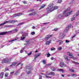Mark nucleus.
Masks as SVG:
<instances>
[{
  "instance_id": "51",
  "label": "nucleus",
  "mask_w": 79,
  "mask_h": 79,
  "mask_svg": "<svg viewBox=\"0 0 79 79\" xmlns=\"http://www.w3.org/2000/svg\"><path fill=\"white\" fill-rule=\"evenodd\" d=\"M23 23H19V24L18 25V26L19 25H22V24H23Z\"/></svg>"
},
{
  "instance_id": "60",
  "label": "nucleus",
  "mask_w": 79,
  "mask_h": 79,
  "mask_svg": "<svg viewBox=\"0 0 79 79\" xmlns=\"http://www.w3.org/2000/svg\"><path fill=\"white\" fill-rule=\"evenodd\" d=\"M61 76H62V77H64V75H62Z\"/></svg>"
},
{
  "instance_id": "49",
  "label": "nucleus",
  "mask_w": 79,
  "mask_h": 79,
  "mask_svg": "<svg viewBox=\"0 0 79 79\" xmlns=\"http://www.w3.org/2000/svg\"><path fill=\"white\" fill-rule=\"evenodd\" d=\"M23 2V3H24V4H26L27 3V2H26V1Z\"/></svg>"
},
{
  "instance_id": "11",
  "label": "nucleus",
  "mask_w": 79,
  "mask_h": 79,
  "mask_svg": "<svg viewBox=\"0 0 79 79\" xmlns=\"http://www.w3.org/2000/svg\"><path fill=\"white\" fill-rule=\"evenodd\" d=\"M18 39H19V37H16L15 38V39L9 41V42H13V41H15V40H18Z\"/></svg>"
},
{
  "instance_id": "18",
  "label": "nucleus",
  "mask_w": 79,
  "mask_h": 79,
  "mask_svg": "<svg viewBox=\"0 0 79 79\" xmlns=\"http://www.w3.org/2000/svg\"><path fill=\"white\" fill-rule=\"evenodd\" d=\"M51 40H49V41H47L46 43V44L47 45H49V44H50L51 43Z\"/></svg>"
},
{
  "instance_id": "39",
  "label": "nucleus",
  "mask_w": 79,
  "mask_h": 79,
  "mask_svg": "<svg viewBox=\"0 0 79 79\" xmlns=\"http://www.w3.org/2000/svg\"><path fill=\"white\" fill-rule=\"evenodd\" d=\"M73 63H74V64H79V63L77 62H75L74 61H73Z\"/></svg>"
},
{
  "instance_id": "36",
  "label": "nucleus",
  "mask_w": 79,
  "mask_h": 79,
  "mask_svg": "<svg viewBox=\"0 0 79 79\" xmlns=\"http://www.w3.org/2000/svg\"><path fill=\"white\" fill-rule=\"evenodd\" d=\"M46 78H52V77L47 76V75H44Z\"/></svg>"
},
{
  "instance_id": "12",
  "label": "nucleus",
  "mask_w": 79,
  "mask_h": 79,
  "mask_svg": "<svg viewBox=\"0 0 79 79\" xmlns=\"http://www.w3.org/2000/svg\"><path fill=\"white\" fill-rule=\"evenodd\" d=\"M52 37V35H48L47 37H45V39L46 41H47L49 39V38H50Z\"/></svg>"
},
{
  "instance_id": "32",
  "label": "nucleus",
  "mask_w": 79,
  "mask_h": 79,
  "mask_svg": "<svg viewBox=\"0 0 79 79\" xmlns=\"http://www.w3.org/2000/svg\"><path fill=\"white\" fill-rule=\"evenodd\" d=\"M62 49V47H61L60 46H59L58 47V50H59V51L61 50Z\"/></svg>"
},
{
  "instance_id": "45",
  "label": "nucleus",
  "mask_w": 79,
  "mask_h": 79,
  "mask_svg": "<svg viewBox=\"0 0 79 79\" xmlns=\"http://www.w3.org/2000/svg\"><path fill=\"white\" fill-rule=\"evenodd\" d=\"M19 64H20V66H23V64H21V63H19V64H18L17 65V66H18V65H19Z\"/></svg>"
},
{
  "instance_id": "19",
  "label": "nucleus",
  "mask_w": 79,
  "mask_h": 79,
  "mask_svg": "<svg viewBox=\"0 0 79 79\" xmlns=\"http://www.w3.org/2000/svg\"><path fill=\"white\" fill-rule=\"evenodd\" d=\"M47 75H55V73L53 72H52L51 73H49L48 74L47 73Z\"/></svg>"
},
{
  "instance_id": "28",
  "label": "nucleus",
  "mask_w": 79,
  "mask_h": 79,
  "mask_svg": "<svg viewBox=\"0 0 79 79\" xmlns=\"http://www.w3.org/2000/svg\"><path fill=\"white\" fill-rule=\"evenodd\" d=\"M58 18H62L63 17V15L61 14L59 15H58Z\"/></svg>"
},
{
  "instance_id": "61",
  "label": "nucleus",
  "mask_w": 79,
  "mask_h": 79,
  "mask_svg": "<svg viewBox=\"0 0 79 79\" xmlns=\"http://www.w3.org/2000/svg\"><path fill=\"white\" fill-rule=\"evenodd\" d=\"M48 66H50V64H47Z\"/></svg>"
},
{
  "instance_id": "25",
  "label": "nucleus",
  "mask_w": 79,
  "mask_h": 79,
  "mask_svg": "<svg viewBox=\"0 0 79 79\" xmlns=\"http://www.w3.org/2000/svg\"><path fill=\"white\" fill-rule=\"evenodd\" d=\"M25 47H24V48H22V49L20 50V52L21 53H22L23 52V50H24V49H25Z\"/></svg>"
},
{
  "instance_id": "17",
  "label": "nucleus",
  "mask_w": 79,
  "mask_h": 79,
  "mask_svg": "<svg viewBox=\"0 0 79 79\" xmlns=\"http://www.w3.org/2000/svg\"><path fill=\"white\" fill-rule=\"evenodd\" d=\"M60 35L61 37H64V36H65V34H63L62 32H60Z\"/></svg>"
},
{
  "instance_id": "37",
  "label": "nucleus",
  "mask_w": 79,
  "mask_h": 79,
  "mask_svg": "<svg viewBox=\"0 0 79 79\" xmlns=\"http://www.w3.org/2000/svg\"><path fill=\"white\" fill-rule=\"evenodd\" d=\"M58 2L59 3H61V2H62V0H58Z\"/></svg>"
},
{
  "instance_id": "10",
  "label": "nucleus",
  "mask_w": 79,
  "mask_h": 79,
  "mask_svg": "<svg viewBox=\"0 0 79 79\" xmlns=\"http://www.w3.org/2000/svg\"><path fill=\"white\" fill-rule=\"evenodd\" d=\"M56 71H59L60 72H62L63 73L64 72V70L63 69H57Z\"/></svg>"
},
{
  "instance_id": "4",
  "label": "nucleus",
  "mask_w": 79,
  "mask_h": 79,
  "mask_svg": "<svg viewBox=\"0 0 79 79\" xmlns=\"http://www.w3.org/2000/svg\"><path fill=\"white\" fill-rule=\"evenodd\" d=\"M21 33L22 34V36L21 37V40H24L26 38V36H27V35H28V34L27 33H26L22 31L21 32Z\"/></svg>"
},
{
  "instance_id": "64",
  "label": "nucleus",
  "mask_w": 79,
  "mask_h": 79,
  "mask_svg": "<svg viewBox=\"0 0 79 79\" xmlns=\"http://www.w3.org/2000/svg\"><path fill=\"white\" fill-rule=\"evenodd\" d=\"M77 55H78V56H79V54H78Z\"/></svg>"
},
{
  "instance_id": "8",
  "label": "nucleus",
  "mask_w": 79,
  "mask_h": 79,
  "mask_svg": "<svg viewBox=\"0 0 79 79\" xmlns=\"http://www.w3.org/2000/svg\"><path fill=\"white\" fill-rule=\"evenodd\" d=\"M41 55V54L40 53H39L37 54H36L35 55V58L34 60H35L36 58H38L39 56H40V55Z\"/></svg>"
},
{
  "instance_id": "22",
  "label": "nucleus",
  "mask_w": 79,
  "mask_h": 79,
  "mask_svg": "<svg viewBox=\"0 0 79 79\" xmlns=\"http://www.w3.org/2000/svg\"><path fill=\"white\" fill-rule=\"evenodd\" d=\"M64 58L65 60H66L67 61H69V59H68V56H64Z\"/></svg>"
},
{
  "instance_id": "30",
  "label": "nucleus",
  "mask_w": 79,
  "mask_h": 79,
  "mask_svg": "<svg viewBox=\"0 0 79 79\" xmlns=\"http://www.w3.org/2000/svg\"><path fill=\"white\" fill-rule=\"evenodd\" d=\"M25 42L26 43V44H24L25 45H27L29 43V40L26 41Z\"/></svg>"
},
{
  "instance_id": "58",
  "label": "nucleus",
  "mask_w": 79,
  "mask_h": 79,
  "mask_svg": "<svg viewBox=\"0 0 79 79\" xmlns=\"http://www.w3.org/2000/svg\"><path fill=\"white\" fill-rule=\"evenodd\" d=\"M43 24H47V23H43Z\"/></svg>"
},
{
  "instance_id": "48",
  "label": "nucleus",
  "mask_w": 79,
  "mask_h": 79,
  "mask_svg": "<svg viewBox=\"0 0 79 79\" xmlns=\"http://www.w3.org/2000/svg\"><path fill=\"white\" fill-rule=\"evenodd\" d=\"M58 28H55L54 30V31H58Z\"/></svg>"
},
{
  "instance_id": "5",
  "label": "nucleus",
  "mask_w": 79,
  "mask_h": 79,
  "mask_svg": "<svg viewBox=\"0 0 79 79\" xmlns=\"http://www.w3.org/2000/svg\"><path fill=\"white\" fill-rule=\"evenodd\" d=\"M11 61V59L10 58L8 59H3L2 62V63H5L6 62H8V61Z\"/></svg>"
},
{
  "instance_id": "6",
  "label": "nucleus",
  "mask_w": 79,
  "mask_h": 79,
  "mask_svg": "<svg viewBox=\"0 0 79 79\" xmlns=\"http://www.w3.org/2000/svg\"><path fill=\"white\" fill-rule=\"evenodd\" d=\"M67 55L70 56V58L73 59V60H76V59H77L76 57H73V54L71 53L68 52L67 53Z\"/></svg>"
},
{
  "instance_id": "21",
  "label": "nucleus",
  "mask_w": 79,
  "mask_h": 79,
  "mask_svg": "<svg viewBox=\"0 0 79 79\" xmlns=\"http://www.w3.org/2000/svg\"><path fill=\"white\" fill-rule=\"evenodd\" d=\"M60 67H63L64 66V63L63 62H61L60 63Z\"/></svg>"
},
{
  "instance_id": "9",
  "label": "nucleus",
  "mask_w": 79,
  "mask_h": 79,
  "mask_svg": "<svg viewBox=\"0 0 79 79\" xmlns=\"http://www.w3.org/2000/svg\"><path fill=\"white\" fill-rule=\"evenodd\" d=\"M71 26V24H70L68 26L66 27V29L65 30V32H68V29L70 28V27Z\"/></svg>"
},
{
  "instance_id": "47",
  "label": "nucleus",
  "mask_w": 79,
  "mask_h": 79,
  "mask_svg": "<svg viewBox=\"0 0 79 79\" xmlns=\"http://www.w3.org/2000/svg\"><path fill=\"white\" fill-rule=\"evenodd\" d=\"M66 42V43H69V40H65Z\"/></svg>"
},
{
  "instance_id": "3",
  "label": "nucleus",
  "mask_w": 79,
  "mask_h": 79,
  "mask_svg": "<svg viewBox=\"0 0 79 79\" xmlns=\"http://www.w3.org/2000/svg\"><path fill=\"white\" fill-rule=\"evenodd\" d=\"M17 31H18V30L15 29H13L10 31H5L4 32L1 33L0 35H7L8 34H9V32H12L14 33H15V32H16Z\"/></svg>"
},
{
  "instance_id": "14",
  "label": "nucleus",
  "mask_w": 79,
  "mask_h": 79,
  "mask_svg": "<svg viewBox=\"0 0 79 79\" xmlns=\"http://www.w3.org/2000/svg\"><path fill=\"white\" fill-rule=\"evenodd\" d=\"M17 64V63L15 62H14L11 65H10V67H13V66H15Z\"/></svg>"
},
{
  "instance_id": "35",
  "label": "nucleus",
  "mask_w": 79,
  "mask_h": 79,
  "mask_svg": "<svg viewBox=\"0 0 79 79\" xmlns=\"http://www.w3.org/2000/svg\"><path fill=\"white\" fill-rule=\"evenodd\" d=\"M72 76H73V77H76V76H77V75L75 74H73L72 75Z\"/></svg>"
},
{
  "instance_id": "24",
  "label": "nucleus",
  "mask_w": 79,
  "mask_h": 79,
  "mask_svg": "<svg viewBox=\"0 0 79 79\" xmlns=\"http://www.w3.org/2000/svg\"><path fill=\"white\" fill-rule=\"evenodd\" d=\"M18 73H19V70H18L15 74V75H18Z\"/></svg>"
},
{
  "instance_id": "55",
  "label": "nucleus",
  "mask_w": 79,
  "mask_h": 79,
  "mask_svg": "<svg viewBox=\"0 0 79 79\" xmlns=\"http://www.w3.org/2000/svg\"><path fill=\"white\" fill-rule=\"evenodd\" d=\"M34 11V9H32L31 10L29 11Z\"/></svg>"
},
{
  "instance_id": "44",
  "label": "nucleus",
  "mask_w": 79,
  "mask_h": 79,
  "mask_svg": "<svg viewBox=\"0 0 79 79\" xmlns=\"http://www.w3.org/2000/svg\"><path fill=\"white\" fill-rule=\"evenodd\" d=\"M27 73L28 74H31V71H28L27 72Z\"/></svg>"
},
{
  "instance_id": "41",
  "label": "nucleus",
  "mask_w": 79,
  "mask_h": 79,
  "mask_svg": "<svg viewBox=\"0 0 79 79\" xmlns=\"http://www.w3.org/2000/svg\"><path fill=\"white\" fill-rule=\"evenodd\" d=\"M8 73H7L5 74V77H8Z\"/></svg>"
},
{
  "instance_id": "52",
  "label": "nucleus",
  "mask_w": 79,
  "mask_h": 79,
  "mask_svg": "<svg viewBox=\"0 0 79 79\" xmlns=\"http://www.w3.org/2000/svg\"><path fill=\"white\" fill-rule=\"evenodd\" d=\"M75 36H76V35H73V36L72 37V39H73V38H74V37H75Z\"/></svg>"
},
{
  "instance_id": "16",
  "label": "nucleus",
  "mask_w": 79,
  "mask_h": 79,
  "mask_svg": "<svg viewBox=\"0 0 79 79\" xmlns=\"http://www.w3.org/2000/svg\"><path fill=\"white\" fill-rule=\"evenodd\" d=\"M26 68L27 69H30V70H32L33 69H32L31 67L29 66H26Z\"/></svg>"
},
{
  "instance_id": "59",
  "label": "nucleus",
  "mask_w": 79,
  "mask_h": 79,
  "mask_svg": "<svg viewBox=\"0 0 79 79\" xmlns=\"http://www.w3.org/2000/svg\"><path fill=\"white\" fill-rule=\"evenodd\" d=\"M32 28V29H35V27L34 26H33Z\"/></svg>"
},
{
  "instance_id": "38",
  "label": "nucleus",
  "mask_w": 79,
  "mask_h": 79,
  "mask_svg": "<svg viewBox=\"0 0 79 79\" xmlns=\"http://www.w3.org/2000/svg\"><path fill=\"white\" fill-rule=\"evenodd\" d=\"M59 42H60V44L61 45V44H62V43H63V41L59 40Z\"/></svg>"
},
{
  "instance_id": "40",
  "label": "nucleus",
  "mask_w": 79,
  "mask_h": 79,
  "mask_svg": "<svg viewBox=\"0 0 79 79\" xmlns=\"http://www.w3.org/2000/svg\"><path fill=\"white\" fill-rule=\"evenodd\" d=\"M31 35H35V32L33 31V32H32L31 33Z\"/></svg>"
},
{
  "instance_id": "46",
  "label": "nucleus",
  "mask_w": 79,
  "mask_h": 79,
  "mask_svg": "<svg viewBox=\"0 0 79 79\" xmlns=\"http://www.w3.org/2000/svg\"><path fill=\"white\" fill-rule=\"evenodd\" d=\"M31 54H32V52H30V53L28 54V56L29 55H31Z\"/></svg>"
},
{
  "instance_id": "34",
  "label": "nucleus",
  "mask_w": 79,
  "mask_h": 79,
  "mask_svg": "<svg viewBox=\"0 0 79 79\" xmlns=\"http://www.w3.org/2000/svg\"><path fill=\"white\" fill-rule=\"evenodd\" d=\"M55 48H51V51H53V50H55Z\"/></svg>"
},
{
  "instance_id": "29",
  "label": "nucleus",
  "mask_w": 79,
  "mask_h": 79,
  "mask_svg": "<svg viewBox=\"0 0 79 79\" xmlns=\"http://www.w3.org/2000/svg\"><path fill=\"white\" fill-rule=\"evenodd\" d=\"M57 69H54V68H51V70H52V71H55Z\"/></svg>"
},
{
  "instance_id": "15",
  "label": "nucleus",
  "mask_w": 79,
  "mask_h": 79,
  "mask_svg": "<svg viewBox=\"0 0 79 79\" xmlns=\"http://www.w3.org/2000/svg\"><path fill=\"white\" fill-rule=\"evenodd\" d=\"M36 14H37V12H34L32 13L29 14V16H34V15H35Z\"/></svg>"
},
{
  "instance_id": "54",
  "label": "nucleus",
  "mask_w": 79,
  "mask_h": 79,
  "mask_svg": "<svg viewBox=\"0 0 79 79\" xmlns=\"http://www.w3.org/2000/svg\"><path fill=\"white\" fill-rule=\"evenodd\" d=\"M39 79H42V76H40Z\"/></svg>"
},
{
  "instance_id": "20",
  "label": "nucleus",
  "mask_w": 79,
  "mask_h": 79,
  "mask_svg": "<svg viewBox=\"0 0 79 79\" xmlns=\"http://www.w3.org/2000/svg\"><path fill=\"white\" fill-rule=\"evenodd\" d=\"M45 6H46V5H45V4L42 5V6H41L40 8V9H39V10H40L41 9H43V8H44V7H45Z\"/></svg>"
},
{
  "instance_id": "63",
  "label": "nucleus",
  "mask_w": 79,
  "mask_h": 79,
  "mask_svg": "<svg viewBox=\"0 0 79 79\" xmlns=\"http://www.w3.org/2000/svg\"><path fill=\"white\" fill-rule=\"evenodd\" d=\"M67 76H68V77H69V76H70V75H68Z\"/></svg>"
},
{
  "instance_id": "23",
  "label": "nucleus",
  "mask_w": 79,
  "mask_h": 79,
  "mask_svg": "<svg viewBox=\"0 0 79 79\" xmlns=\"http://www.w3.org/2000/svg\"><path fill=\"white\" fill-rule=\"evenodd\" d=\"M17 21H18L16 20L10 21V23H14L15 22H17Z\"/></svg>"
},
{
  "instance_id": "13",
  "label": "nucleus",
  "mask_w": 79,
  "mask_h": 79,
  "mask_svg": "<svg viewBox=\"0 0 79 79\" xmlns=\"http://www.w3.org/2000/svg\"><path fill=\"white\" fill-rule=\"evenodd\" d=\"M7 23H11L10 21H6L4 22L3 23H1V25H4V24H6Z\"/></svg>"
},
{
  "instance_id": "53",
  "label": "nucleus",
  "mask_w": 79,
  "mask_h": 79,
  "mask_svg": "<svg viewBox=\"0 0 79 79\" xmlns=\"http://www.w3.org/2000/svg\"><path fill=\"white\" fill-rule=\"evenodd\" d=\"M51 60H53L54 59V58L52 57L51 58Z\"/></svg>"
},
{
  "instance_id": "27",
  "label": "nucleus",
  "mask_w": 79,
  "mask_h": 79,
  "mask_svg": "<svg viewBox=\"0 0 79 79\" xmlns=\"http://www.w3.org/2000/svg\"><path fill=\"white\" fill-rule=\"evenodd\" d=\"M5 27H13V25H6L5 26Z\"/></svg>"
},
{
  "instance_id": "62",
  "label": "nucleus",
  "mask_w": 79,
  "mask_h": 79,
  "mask_svg": "<svg viewBox=\"0 0 79 79\" xmlns=\"http://www.w3.org/2000/svg\"><path fill=\"white\" fill-rule=\"evenodd\" d=\"M38 51L37 50H36V51L35 52V53H37V52Z\"/></svg>"
},
{
  "instance_id": "2",
  "label": "nucleus",
  "mask_w": 79,
  "mask_h": 79,
  "mask_svg": "<svg viewBox=\"0 0 79 79\" xmlns=\"http://www.w3.org/2000/svg\"><path fill=\"white\" fill-rule=\"evenodd\" d=\"M70 10H71V8L70 7H69L66 9L63 12V15L65 16V17L69 16L73 13V10H71L69 12V11H70Z\"/></svg>"
},
{
  "instance_id": "1",
  "label": "nucleus",
  "mask_w": 79,
  "mask_h": 79,
  "mask_svg": "<svg viewBox=\"0 0 79 79\" xmlns=\"http://www.w3.org/2000/svg\"><path fill=\"white\" fill-rule=\"evenodd\" d=\"M58 8V6H55L53 7V4H49L48 8L46 9V10L47 11V13H50L54 11L55 10H56Z\"/></svg>"
},
{
  "instance_id": "7",
  "label": "nucleus",
  "mask_w": 79,
  "mask_h": 79,
  "mask_svg": "<svg viewBox=\"0 0 79 79\" xmlns=\"http://www.w3.org/2000/svg\"><path fill=\"white\" fill-rule=\"evenodd\" d=\"M23 13H19L15 14L13 15V17L15 18L17 16H21V15H23Z\"/></svg>"
},
{
  "instance_id": "56",
  "label": "nucleus",
  "mask_w": 79,
  "mask_h": 79,
  "mask_svg": "<svg viewBox=\"0 0 79 79\" xmlns=\"http://www.w3.org/2000/svg\"><path fill=\"white\" fill-rule=\"evenodd\" d=\"M14 73V72H11V73H10V74H13Z\"/></svg>"
},
{
  "instance_id": "50",
  "label": "nucleus",
  "mask_w": 79,
  "mask_h": 79,
  "mask_svg": "<svg viewBox=\"0 0 79 79\" xmlns=\"http://www.w3.org/2000/svg\"><path fill=\"white\" fill-rule=\"evenodd\" d=\"M4 47V45H2L1 47H0V48H3Z\"/></svg>"
},
{
  "instance_id": "42",
  "label": "nucleus",
  "mask_w": 79,
  "mask_h": 79,
  "mask_svg": "<svg viewBox=\"0 0 79 79\" xmlns=\"http://www.w3.org/2000/svg\"><path fill=\"white\" fill-rule=\"evenodd\" d=\"M75 19V18L74 17H73L71 21H74V20Z\"/></svg>"
},
{
  "instance_id": "57",
  "label": "nucleus",
  "mask_w": 79,
  "mask_h": 79,
  "mask_svg": "<svg viewBox=\"0 0 79 79\" xmlns=\"http://www.w3.org/2000/svg\"><path fill=\"white\" fill-rule=\"evenodd\" d=\"M6 71H8V69L7 68H6Z\"/></svg>"
},
{
  "instance_id": "43",
  "label": "nucleus",
  "mask_w": 79,
  "mask_h": 79,
  "mask_svg": "<svg viewBox=\"0 0 79 79\" xmlns=\"http://www.w3.org/2000/svg\"><path fill=\"white\" fill-rule=\"evenodd\" d=\"M69 71H71V72H74V70L73 69H69Z\"/></svg>"
},
{
  "instance_id": "26",
  "label": "nucleus",
  "mask_w": 79,
  "mask_h": 79,
  "mask_svg": "<svg viewBox=\"0 0 79 79\" xmlns=\"http://www.w3.org/2000/svg\"><path fill=\"white\" fill-rule=\"evenodd\" d=\"M3 74L4 73L3 72H2L0 74V77L1 78H3Z\"/></svg>"
},
{
  "instance_id": "33",
  "label": "nucleus",
  "mask_w": 79,
  "mask_h": 79,
  "mask_svg": "<svg viewBox=\"0 0 79 79\" xmlns=\"http://www.w3.org/2000/svg\"><path fill=\"white\" fill-rule=\"evenodd\" d=\"M46 55H47V57H49V56H50V53H49V52H48V53Z\"/></svg>"
},
{
  "instance_id": "31",
  "label": "nucleus",
  "mask_w": 79,
  "mask_h": 79,
  "mask_svg": "<svg viewBox=\"0 0 79 79\" xmlns=\"http://www.w3.org/2000/svg\"><path fill=\"white\" fill-rule=\"evenodd\" d=\"M42 62H43V64H46V61L45 60H43Z\"/></svg>"
}]
</instances>
